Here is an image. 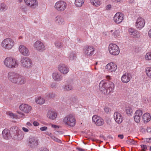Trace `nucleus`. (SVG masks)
<instances>
[{"instance_id": "nucleus-36", "label": "nucleus", "mask_w": 151, "mask_h": 151, "mask_svg": "<svg viewBox=\"0 0 151 151\" xmlns=\"http://www.w3.org/2000/svg\"><path fill=\"white\" fill-rule=\"evenodd\" d=\"M84 2V0H75V4L77 7H80Z\"/></svg>"}, {"instance_id": "nucleus-43", "label": "nucleus", "mask_w": 151, "mask_h": 151, "mask_svg": "<svg viewBox=\"0 0 151 151\" xmlns=\"http://www.w3.org/2000/svg\"><path fill=\"white\" fill-rule=\"evenodd\" d=\"M120 32L119 30L115 31L112 34V35L115 37H116L120 35Z\"/></svg>"}, {"instance_id": "nucleus-26", "label": "nucleus", "mask_w": 151, "mask_h": 151, "mask_svg": "<svg viewBox=\"0 0 151 151\" xmlns=\"http://www.w3.org/2000/svg\"><path fill=\"white\" fill-rule=\"evenodd\" d=\"M13 131H10L8 129H5L2 132V134L3 137L4 139L8 140L11 137V132Z\"/></svg>"}, {"instance_id": "nucleus-1", "label": "nucleus", "mask_w": 151, "mask_h": 151, "mask_svg": "<svg viewBox=\"0 0 151 151\" xmlns=\"http://www.w3.org/2000/svg\"><path fill=\"white\" fill-rule=\"evenodd\" d=\"M100 91L104 94H109L114 90V83L109 81L105 82L101 81L99 83Z\"/></svg>"}, {"instance_id": "nucleus-48", "label": "nucleus", "mask_w": 151, "mask_h": 151, "mask_svg": "<svg viewBox=\"0 0 151 151\" xmlns=\"http://www.w3.org/2000/svg\"><path fill=\"white\" fill-rule=\"evenodd\" d=\"M75 57V55L74 54L71 53L69 56V58L70 60H73L74 59Z\"/></svg>"}, {"instance_id": "nucleus-44", "label": "nucleus", "mask_w": 151, "mask_h": 151, "mask_svg": "<svg viewBox=\"0 0 151 151\" xmlns=\"http://www.w3.org/2000/svg\"><path fill=\"white\" fill-rule=\"evenodd\" d=\"M51 139H52L55 142L60 143H61L62 141L60 139H58L55 136L53 135V136L51 137Z\"/></svg>"}, {"instance_id": "nucleus-3", "label": "nucleus", "mask_w": 151, "mask_h": 151, "mask_svg": "<svg viewBox=\"0 0 151 151\" xmlns=\"http://www.w3.org/2000/svg\"><path fill=\"white\" fill-rule=\"evenodd\" d=\"M14 44V42L12 39L7 38L2 41L1 45L4 49L10 50L13 48Z\"/></svg>"}, {"instance_id": "nucleus-42", "label": "nucleus", "mask_w": 151, "mask_h": 151, "mask_svg": "<svg viewBox=\"0 0 151 151\" xmlns=\"http://www.w3.org/2000/svg\"><path fill=\"white\" fill-rule=\"evenodd\" d=\"M145 59L148 60H151V52L147 53L145 56Z\"/></svg>"}, {"instance_id": "nucleus-63", "label": "nucleus", "mask_w": 151, "mask_h": 151, "mask_svg": "<svg viewBox=\"0 0 151 151\" xmlns=\"http://www.w3.org/2000/svg\"><path fill=\"white\" fill-rule=\"evenodd\" d=\"M77 149L79 151H84V150H83V149H81L79 147L77 148Z\"/></svg>"}, {"instance_id": "nucleus-51", "label": "nucleus", "mask_w": 151, "mask_h": 151, "mask_svg": "<svg viewBox=\"0 0 151 151\" xmlns=\"http://www.w3.org/2000/svg\"><path fill=\"white\" fill-rule=\"evenodd\" d=\"M33 124L35 126H38L40 124L37 122L35 121L33 123Z\"/></svg>"}, {"instance_id": "nucleus-53", "label": "nucleus", "mask_w": 151, "mask_h": 151, "mask_svg": "<svg viewBox=\"0 0 151 151\" xmlns=\"http://www.w3.org/2000/svg\"><path fill=\"white\" fill-rule=\"evenodd\" d=\"M114 2H120L121 3L123 1V0H112Z\"/></svg>"}, {"instance_id": "nucleus-12", "label": "nucleus", "mask_w": 151, "mask_h": 151, "mask_svg": "<svg viewBox=\"0 0 151 151\" xmlns=\"http://www.w3.org/2000/svg\"><path fill=\"white\" fill-rule=\"evenodd\" d=\"M145 24V21L144 19L139 17L136 20L135 26L137 29H141L144 27Z\"/></svg>"}, {"instance_id": "nucleus-58", "label": "nucleus", "mask_w": 151, "mask_h": 151, "mask_svg": "<svg viewBox=\"0 0 151 151\" xmlns=\"http://www.w3.org/2000/svg\"><path fill=\"white\" fill-rule=\"evenodd\" d=\"M118 137L121 139H122L124 137L123 135L122 134L119 135Z\"/></svg>"}, {"instance_id": "nucleus-57", "label": "nucleus", "mask_w": 151, "mask_h": 151, "mask_svg": "<svg viewBox=\"0 0 151 151\" xmlns=\"http://www.w3.org/2000/svg\"><path fill=\"white\" fill-rule=\"evenodd\" d=\"M51 127L54 128H58V127L55 125L52 124Z\"/></svg>"}, {"instance_id": "nucleus-64", "label": "nucleus", "mask_w": 151, "mask_h": 151, "mask_svg": "<svg viewBox=\"0 0 151 151\" xmlns=\"http://www.w3.org/2000/svg\"><path fill=\"white\" fill-rule=\"evenodd\" d=\"M106 78L108 79H109L110 78V76H106Z\"/></svg>"}, {"instance_id": "nucleus-52", "label": "nucleus", "mask_w": 151, "mask_h": 151, "mask_svg": "<svg viewBox=\"0 0 151 151\" xmlns=\"http://www.w3.org/2000/svg\"><path fill=\"white\" fill-rule=\"evenodd\" d=\"M45 134H46L47 135H48L51 138V137H52V136H53V135H52V133H50V132H46Z\"/></svg>"}, {"instance_id": "nucleus-9", "label": "nucleus", "mask_w": 151, "mask_h": 151, "mask_svg": "<svg viewBox=\"0 0 151 151\" xmlns=\"http://www.w3.org/2000/svg\"><path fill=\"white\" fill-rule=\"evenodd\" d=\"M33 47L35 49L40 52H42L45 49L44 43L39 40L36 41L34 43Z\"/></svg>"}, {"instance_id": "nucleus-10", "label": "nucleus", "mask_w": 151, "mask_h": 151, "mask_svg": "<svg viewBox=\"0 0 151 151\" xmlns=\"http://www.w3.org/2000/svg\"><path fill=\"white\" fill-rule=\"evenodd\" d=\"M124 15L123 14L120 12L116 13L113 17L114 22L117 24L120 23L124 19Z\"/></svg>"}, {"instance_id": "nucleus-16", "label": "nucleus", "mask_w": 151, "mask_h": 151, "mask_svg": "<svg viewBox=\"0 0 151 151\" xmlns=\"http://www.w3.org/2000/svg\"><path fill=\"white\" fill-rule=\"evenodd\" d=\"M17 112L18 113L17 115H15L10 111L6 112V114L12 119H19L24 117V114L22 112L19 111H17Z\"/></svg>"}, {"instance_id": "nucleus-14", "label": "nucleus", "mask_w": 151, "mask_h": 151, "mask_svg": "<svg viewBox=\"0 0 151 151\" xmlns=\"http://www.w3.org/2000/svg\"><path fill=\"white\" fill-rule=\"evenodd\" d=\"M24 1L27 6L32 8L35 9L38 5L37 0H24Z\"/></svg>"}, {"instance_id": "nucleus-56", "label": "nucleus", "mask_w": 151, "mask_h": 151, "mask_svg": "<svg viewBox=\"0 0 151 151\" xmlns=\"http://www.w3.org/2000/svg\"><path fill=\"white\" fill-rule=\"evenodd\" d=\"M111 5H108L106 7V10H109L111 8Z\"/></svg>"}, {"instance_id": "nucleus-27", "label": "nucleus", "mask_w": 151, "mask_h": 151, "mask_svg": "<svg viewBox=\"0 0 151 151\" xmlns=\"http://www.w3.org/2000/svg\"><path fill=\"white\" fill-rule=\"evenodd\" d=\"M19 76L14 83L17 84H23L25 83L26 82L25 78L19 74Z\"/></svg>"}, {"instance_id": "nucleus-34", "label": "nucleus", "mask_w": 151, "mask_h": 151, "mask_svg": "<svg viewBox=\"0 0 151 151\" xmlns=\"http://www.w3.org/2000/svg\"><path fill=\"white\" fill-rule=\"evenodd\" d=\"M8 9V6L3 2L0 3V12H4Z\"/></svg>"}, {"instance_id": "nucleus-2", "label": "nucleus", "mask_w": 151, "mask_h": 151, "mask_svg": "<svg viewBox=\"0 0 151 151\" xmlns=\"http://www.w3.org/2000/svg\"><path fill=\"white\" fill-rule=\"evenodd\" d=\"M4 63L5 66L9 68H14L18 66L17 60L11 57L6 58L4 60Z\"/></svg>"}, {"instance_id": "nucleus-55", "label": "nucleus", "mask_w": 151, "mask_h": 151, "mask_svg": "<svg viewBox=\"0 0 151 151\" xmlns=\"http://www.w3.org/2000/svg\"><path fill=\"white\" fill-rule=\"evenodd\" d=\"M147 131L148 133H150V132H151V127H147Z\"/></svg>"}, {"instance_id": "nucleus-7", "label": "nucleus", "mask_w": 151, "mask_h": 151, "mask_svg": "<svg viewBox=\"0 0 151 151\" xmlns=\"http://www.w3.org/2000/svg\"><path fill=\"white\" fill-rule=\"evenodd\" d=\"M109 50L110 53L113 55H117L119 52L118 47L114 44H110L109 47Z\"/></svg>"}, {"instance_id": "nucleus-41", "label": "nucleus", "mask_w": 151, "mask_h": 151, "mask_svg": "<svg viewBox=\"0 0 151 151\" xmlns=\"http://www.w3.org/2000/svg\"><path fill=\"white\" fill-rule=\"evenodd\" d=\"M126 112L127 114H131L133 112V110L130 106H128L126 108Z\"/></svg>"}, {"instance_id": "nucleus-25", "label": "nucleus", "mask_w": 151, "mask_h": 151, "mask_svg": "<svg viewBox=\"0 0 151 151\" xmlns=\"http://www.w3.org/2000/svg\"><path fill=\"white\" fill-rule=\"evenodd\" d=\"M114 119L117 123L120 124L123 121V118L122 115L118 112H115L114 114Z\"/></svg>"}, {"instance_id": "nucleus-13", "label": "nucleus", "mask_w": 151, "mask_h": 151, "mask_svg": "<svg viewBox=\"0 0 151 151\" xmlns=\"http://www.w3.org/2000/svg\"><path fill=\"white\" fill-rule=\"evenodd\" d=\"M117 66L114 63L111 62L108 64L106 66V69L109 72H114L117 69Z\"/></svg>"}, {"instance_id": "nucleus-39", "label": "nucleus", "mask_w": 151, "mask_h": 151, "mask_svg": "<svg viewBox=\"0 0 151 151\" xmlns=\"http://www.w3.org/2000/svg\"><path fill=\"white\" fill-rule=\"evenodd\" d=\"M55 45L58 48H61L63 46V43L59 41H57L55 42Z\"/></svg>"}, {"instance_id": "nucleus-19", "label": "nucleus", "mask_w": 151, "mask_h": 151, "mask_svg": "<svg viewBox=\"0 0 151 151\" xmlns=\"http://www.w3.org/2000/svg\"><path fill=\"white\" fill-rule=\"evenodd\" d=\"M19 109L24 113H28L31 111L32 108L28 104H23L19 106Z\"/></svg>"}, {"instance_id": "nucleus-32", "label": "nucleus", "mask_w": 151, "mask_h": 151, "mask_svg": "<svg viewBox=\"0 0 151 151\" xmlns=\"http://www.w3.org/2000/svg\"><path fill=\"white\" fill-rule=\"evenodd\" d=\"M56 95L53 92H50L45 94L46 98L53 99L56 96Z\"/></svg>"}, {"instance_id": "nucleus-20", "label": "nucleus", "mask_w": 151, "mask_h": 151, "mask_svg": "<svg viewBox=\"0 0 151 151\" xmlns=\"http://www.w3.org/2000/svg\"><path fill=\"white\" fill-rule=\"evenodd\" d=\"M19 51L23 55L28 56L30 54L28 49L26 46L22 45H20L19 47Z\"/></svg>"}, {"instance_id": "nucleus-37", "label": "nucleus", "mask_w": 151, "mask_h": 151, "mask_svg": "<svg viewBox=\"0 0 151 151\" xmlns=\"http://www.w3.org/2000/svg\"><path fill=\"white\" fill-rule=\"evenodd\" d=\"M91 2L93 5L96 6H99L101 4L100 0H91Z\"/></svg>"}, {"instance_id": "nucleus-22", "label": "nucleus", "mask_w": 151, "mask_h": 151, "mask_svg": "<svg viewBox=\"0 0 151 151\" xmlns=\"http://www.w3.org/2000/svg\"><path fill=\"white\" fill-rule=\"evenodd\" d=\"M132 77L131 73H125L123 75L121 78L122 81L124 83H127L128 82Z\"/></svg>"}, {"instance_id": "nucleus-59", "label": "nucleus", "mask_w": 151, "mask_h": 151, "mask_svg": "<svg viewBox=\"0 0 151 151\" xmlns=\"http://www.w3.org/2000/svg\"><path fill=\"white\" fill-rule=\"evenodd\" d=\"M148 36L151 38V29H150L148 32Z\"/></svg>"}, {"instance_id": "nucleus-35", "label": "nucleus", "mask_w": 151, "mask_h": 151, "mask_svg": "<svg viewBox=\"0 0 151 151\" xmlns=\"http://www.w3.org/2000/svg\"><path fill=\"white\" fill-rule=\"evenodd\" d=\"M78 101V98L76 96L71 97L68 100V102L70 104H73Z\"/></svg>"}, {"instance_id": "nucleus-29", "label": "nucleus", "mask_w": 151, "mask_h": 151, "mask_svg": "<svg viewBox=\"0 0 151 151\" xmlns=\"http://www.w3.org/2000/svg\"><path fill=\"white\" fill-rule=\"evenodd\" d=\"M52 77L55 81H60L62 79L63 76L62 75L58 72H55L52 74Z\"/></svg>"}, {"instance_id": "nucleus-21", "label": "nucleus", "mask_w": 151, "mask_h": 151, "mask_svg": "<svg viewBox=\"0 0 151 151\" xmlns=\"http://www.w3.org/2000/svg\"><path fill=\"white\" fill-rule=\"evenodd\" d=\"M94 49L91 46H86L84 49L85 54L88 56H92L94 53Z\"/></svg>"}, {"instance_id": "nucleus-45", "label": "nucleus", "mask_w": 151, "mask_h": 151, "mask_svg": "<svg viewBox=\"0 0 151 151\" xmlns=\"http://www.w3.org/2000/svg\"><path fill=\"white\" fill-rule=\"evenodd\" d=\"M104 110L106 113H108L110 112L111 111V109L108 107L106 106L104 107Z\"/></svg>"}, {"instance_id": "nucleus-23", "label": "nucleus", "mask_w": 151, "mask_h": 151, "mask_svg": "<svg viewBox=\"0 0 151 151\" xmlns=\"http://www.w3.org/2000/svg\"><path fill=\"white\" fill-rule=\"evenodd\" d=\"M143 113L141 110H138L136 111L134 115V119L137 123H139L140 121L141 117Z\"/></svg>"}, {"instance_id": "nucleus-5", "label": "nucleus", "mask_w": 151, "mask_h": 151, "mask_svg": "<svg viewBox=\"0 0 151 151\" xmlns=\"http://www.w3.org/2000/svg\"><path fill=\"white\" fill-rule=\"evenodd\" d=\"M24 136V133L21 130H15L11 132V137L14 139L21 140Z\"/></svg>"}, {"instance_id": "nucleus-61", "label": "nucleus", "mask_w": 151, "mask_h": 151, "mask_svg": "<svg viewBox=\"0 0 151 151\" xmlns=\"http://www.w3.org/2000/svg\"><path fill=\"white\" fill-rule=\"evenodd\" d=\"M26 124L28 126H32V124L29 122H27V123Z\"/></svg>"}, {"instance_id": "nucleus-30", "label": "nucleus", "mask_w": 151, "mask_h": 151, "mask_svg": "<svg viewBox=\"0 0 151 151\" xmlns=\"http://www.w3.org/2000/svg\"><path fill=\"white\" fill-rule=\"evenodd\" d=\"M47 115L48 118L52 120L55 119L57 116V113L55 112L51 111H48Z\"/></svg>"}, {"instance_id": "nucleus-6", "label": "nucleus", "mask_w": 151, "mask_h": 151, "mask_svg": "<svg viewBox=\"0 0 151 151\" xmlns=\"http://www.w3.org/2000/svg\"><path fill=\"white\" fill-rule=\"evenodd\" d=\"M63 122L66 124L70 126H74L76 124V120L72 114L67 115L63 120Z\"/></svg>"}, {"instance_id": "nucleus-46", "label": "nucleus", "mask_w": 151, "mask_h": 151, "mask_svg": "<svg viewBox=\"0 0 151 151\" xmlns=\"http://www.w3.org/2000/svg\"><path fill=\"white\" fill-rule=\"evenodd\" d=\"M10 147L8 145H5L3 146V149L2 150H10Z\"/></svg>"}, {"instance_id": "nucleus-4", "label": "nucleus", "mask_w": 151, "mask_h": 151, "mask_svg": "<svg viewBox=\"0 0 151 151\" xmlns=\"http://www.w3.org/2000/svg\"><path fill=\"white\" fill-rule=\"evenodd\" d=\"M22 67L26 69H30L32 66V60L28 57H24L20 61Z\"/></svg>"}, {"instance_id": "nucleus-18", "label": "nucleus", "mask_w": 151, "mask_h": 151, "mask_svg": "<svg viewBox=\"0 0 151 151\" xmlns=\"http://www.w3.org/2000/svg\"><path fill=\"white\" fill-rule=\"evenodd\" d=\"M58 69L60 72L63 74H67L69 71L68 68L65 64H59L58 66Z\"/></svg>"}, {"instance_id": "nucleus-50", "label": "nucleus", "mask_w": 151, "mask_h": 151, "mask_svg": "<svg viewBox=\"0 0 151 151\" xmlns=\"http://www.w3.org/2000/svg\"><path fill=\"white\" fill-rule=\"evenodd\" d=\"M47 129V127L45 126L42 127L40 128V130L42 131H45Z\"/></svg>"}, {"instance_id": "nucleus-49", "label": "nucleus", "mask_w": 151, "mask_h": 151, "mask_svg": "<svg viewBox=\"0 0 151 151\" xmlns=\"http://www.w3.org/2000/svg\"><path fill=\"white\" fill-rule=\"evenodd\" d=\"M129 142L132 144L136 145L137 142L136 141L134 140L133 139H130L129 141Z\"/></svg>"}, {"instance_id": "nucleus-54", "label": "nucleus", "mask_w": 151, "mask_h": 151, "mask_svg": "<svg viewBox=\"0 0 151 151\" xmlns=\"http://www.w3.org/2000/svg\"><path fill=\"white\" fill-rule=\"evenodd\" d=\"M22 130L25 132H29V130L27 128L23 127L22 128Z\"/></svg>"}, {"instance_id": "nucleus-33", "label": "nucleus", "mask_w": 151, "mask_h": 151, "mask_svg": "<svg viewBox=\"0 0 151 151\" xmlns=\"http://www.w3.org/2000/svg\"><path fill=\"white\" fill-rule=\"evenodd\" d=\"M35 101L37 104H43L45 103V100L43 98L39 96L36 99Z\"/></svg>"}, {"instance_id": "nucleus-62", "label": "nucleus", "mask_w": 151, "mask_h": 151, "mask_svg": "<svg viewBox=\"0 0 151 151\" xmlns=\"http://www.w3.org/2000/svg\"><path fill=\"white\" fill-rule=\"evenodd\" d=\"M129 2L130 3H133L134 2V0H129Z\"/></svg>"}, {"instance_id": "nucleus-38", "label": "nucleus", "mask_w": 151, "mask_h": 151, "mask_svg": "<svg viewBox=\"0 0 151 151\" xmlns=\"http://www.w3.org/2000/svg\"><path fill=\"white\" fill-rule=\"evenodd\" d=\"M145 72L148 77L151 79V67L147 68L145 69Z\"/></svg>"}, {"instance_id": "nucleus-8", "label": "nucleus", "mask_w": 151, "mask_h": 151, "mask_svg": "<svg viewBox=\"0 0 151 151\" xmlns=\"http://www.w3.org/2000/svg\"><path fill=\"white\" fill-rule=\"evenodd\" d=\"M67 6L66 3L63 1H58L57 2L55 6V9L58 11L62 12L66 9Z\"/></svg>"}, {"instance_id": "nucleus-17", "label": "nucleus", "mask_w": 151, "mask_h": 151, "mask_svg": "<svg viewBox=\"0 0 151 151\" xmlns=\"http://www.w3.org/2000/svg\"><path fill=\"white\" fill-rule=\"evenodd\" d=\"M92 121L97 126H101L104 124V120L102 119L97 115H94L92 117Z\"/></svg>"}, {"instance_id": "nucleus-28", "label": "nucleus", "mask_w": 151, "mask_h": 151, "mask_svg": "<svg viewBox=\"0 0 151 151\" xmlns=\"http://www.w3.org/2000/svg\"><path fill=\"white\" fill-rule=\"evenodd\" d=\"M55 23L58 25H62L64 23L63 18L60 15L57 16L55 19Z\"/></svg>"}, {"instance_id": "nucleus-15", "label": "nucleus", "mask_w": 151, "mask_h": 151, "mask_svg": "<svg viewBox=\"0 0 151 151\" xmlns=\"http://www.w3.org/2000/svg\"><path fill=\"white\" fill-rule=\"evenodd\" d=\"M38 139L34 137H31L29 138L28 140V145L32 148L36 147L38 145Z\"/></svg>"}, {"instance_id": "nucleus-11", "label": "nucleus", "mask_w": 151, "mask_h": 151, "mask_svg": "<svg viewBox=\"0 0 151 151\" xmlns=\"http://www.w3.org/2000/svg\"><path fill=\"white\" fill-rule=\"evenodd\" d=\"M19 74L13 72H9L8 74V79L12 82L14 83Z\"/></svg>"}, {"instance_id": "nucleus-60", "label": "nucleus", "mask_w": 151, "mask_h": 151, "mask_svg": "<svg viewBox=\"0 0 151 151\" xmlns=\"http://www.w3.org/2000/svg\"><path fill=\"white\" fill-rule=\"evenodd\" d=\"M55 83H52L51 85V87L52 88H53L54 87H55Z\"/></svg>"}, {"instance_id": "nucleus-24", "label": "nucleus", "mask_w": 151, "mask_h": 151, "mask_svg": "<svg viewBox=\"0 0 151 151\" xmlns=\"http://www.w3.org/2000/svg\"><path fill=\"white\" fill-rule=\"evenodd\" d=\"M129 32L130 35L135 38H137L140 36V33L136 29L132 28H130L129 29Z\"/></svg>"}, {"instance_id": "nucleus-40", "label": "nucleus", "mask_w": 151, "mask_h": 151, "mask_svg": "<svg viewBox=\"0 0 151 151\" xmlns=\"http://www.w3.org/2000/svg\"><path fill=\"white\" fill-rule=\"evenodd\" d=\"M73 88V87L70 84H66L64 87V90L67 91L72 90Z\"/></svg>"}, {"instance_id": "nucleus-31", "label": "nucleus", "mask_w": 151, "mask_h": 151, "mask_svg": "<svg viewBox=\"0 0 151 151\" xmlns=\"http://www.w3.org/2000/svg\"><path fill=\"white\" fill-rule=\"evenodd\" d=\"M142 119L145 123L147 122L150 120V114L148 113L145 114L142 116Z\"/></svg>"}, {"instance_id": "nucleus-47", "label": "nucleus", "mask_w": 151, "mask_h": 151, "mask_svg": "<svg viewBox=\"0 0 151 151\" xmlns=\"http://www.w3.org/2000/svg\"><path fill=\"white\" fill-rule=\"evenodd\" d=\"M141 147L143 150V151H145L146 150H148L149 147H147L146 145H141Z\"/></svg>"}]
</instances>
